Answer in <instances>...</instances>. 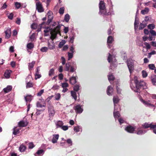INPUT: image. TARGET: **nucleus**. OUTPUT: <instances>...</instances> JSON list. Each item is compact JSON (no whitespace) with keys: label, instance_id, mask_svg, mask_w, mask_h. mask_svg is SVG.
<instances>
[{"label":"nucleus","instance_id":"1","mask_svg":"<svg viewBox=\"0 0 156 156\" xmlns=\"http://www.w3.org/2000/svg\"><path fill=\"white\" fill-rule=\"evenodd\" d=\"M60 25H58L54 28L53 29H51V36L50 37L51 39L53 40L56 37L57 34H59L61 35V33L60 31Z\"/></svg>","mask_w":156,"mask_h":156},{"label":"nucleus","instance_id":"2","mask_svg":"<svg viewBox=\"0 0 156 156\" xmlns=\"http://www.w3.org/2000/svg\"><path fill=\"white\" fill-rule=\"evenodd\" d=\"M134 83L135 84L136 87L137 89L136 92L140 93V90H143L145 88L146 84L143 81H139L137 79L134 80Z\"/></svg>","mask_w":156,"mask_h":156},{"label":"nucleus","instance_id":"3","mask_svg":"<svg viewBox=\"0 0 156 156\" xmlns=\"http://www.w3.org/2000/svg\"><path fill=\"white\" fill-rule=\"evenodd\" d=\"M99 13L106 16L110 15L111 12H107L106 9L105 3L103 1H101L99 4Z\"/></svg>","mask_w":156,"mask_h":156},{"label":"nucleus","instance_id":"4","mask_svg":"<svg viewBox=\"0 0 156 156\" xmlns=\"http://www.w3.org/2000/svg\"><path fill=\"white\" fill-rule=\"evenodd\" d=\"M73 65H71L70 62H67L66 64V70L69 71L71 73H73L75 71L76 68V65L73 64Z\"/></svg>","mask_w":156,"mask_h":156},{"label":"nucleus","instance_id":"5","mask_svg":"<svg viewBox=\"0 0 156 156\" xmlns=\"http://www.w3.org/2000/svg\"><path fill=\"white\" fill-rule=\"evenodd\" d=\"M127 65L129 71L131 73L134 69L133 61L131 59H128L127 61Z\"/></svg>","mask_w":156,"mask_h":156},{"label":"nucleus","instance_id":"6","mask_svg":"<svg viewBox=\"0 0 156 156\" xmlns=\"http://www.w3.org/2000/svg\"><path fill=\"white\" fill-rule=\"evenodd\" d=\"M74 109L77 114H80L83 111V109L80 104H78L74 106Z\"/></svg>","mask_w":156,"mask_h":156},{"label":"nucleus","instance_id":"7","mask_svg":"<svg viewBox=\"0 0 156 156\" xmlns=\"http://www.w3.org/2000/svg\"><path fill=\"white\" fill-rule=\"evenodd\" d=\"M36 9L39 12H44V9L42 7L41 3L40 2L36 3Z\"/></svg>","mask_w":156,"mask_h":156},{"label":"nucleus","instance_id":"8","mask_svg":"<svg viewBox=\"0 0 156 156\" xmlns=\"http://www.w3.org/2000/svg\"><path fill=\"white\" fill-rule=\"evenodd\" d=\"M125 129L129 133H133L135 131V128L130 125L127 126Z\"/></svg>","mask_w":156,"mask_h":156},{"label":"nucleus","instance_id":"9","mask_svg":"<svg viewBox=\"0 0 156 156\" xmlns=\"http://www.w3.org/2000/svg\"><path fill=\"white\" fill-rule=\"evenodd\" d=\"M152 124H149L148 123L145 122L142 125L144 129H147L148 128H150L151 129V128H156V125H153Z\"/></svg>","mask_w":156,"mask_h":156},{"label":"nucleus","instance_id":"10","mask_svg":"<svg viewBox=\"0 0 156 156\" xmlns=\"http://www.w3.org/2000/svg\"><path fill=\"white\" fill-rule=\"evenodd\" d=\"M114 41V37L111 36H109L107 38V43L108 45V46L109 48H111V45H110L111 44H112Z\"/></svg>","mask_w":156,"mask_h":156},{"label":"nucleus","instance_id":"11","mask_svg":"<svg viewBox=\"0 0 156 156\" xmlns=\"http://www.w3.org/2000/svg\"><path fill=\"white\" fill-rule=\"evenodd\" d=\"M28 122L27 121L22 120L18 123V126L19 127H25L28 125Z\"/></svg>","mask_w":156,"mask_h":156},{"label":"nucleus","instance_id":"12","mask_svg":"<svg viewBox=\"0 0 156 156\" xmlns=\"http://www.w3.org/2000/svg\"><path fill=\"white\" fill-rule=\"evenodd\" d=\"M113 91V89L112 87L111 86H108L107 89V93L108 95H112Z\"/></svg>","mask_w":156,"mask_h":156},{"label":"nucleus","instance_id":"13","mask_svg":"<svg viewBox=\"0 0 156 156\" xmlns=\"http://www.w3.org/2000/svg\"><path fill=\"white\" fill-rule=\"evenodd\" d=\"M39 67H37L36 68V71L35 74V79L40 78L41 77V74H39V71L40 70L39 69Z\"/></svg>","mask_w":156,"mask_h":156},{"label":"nucleus","instance_id":"14","mask_svg":"<svg viewBox=\"0 0 156 156\" xmlns=\"http://www.w3.org/2000/svg\"><path fill=\"white\" fill-rule=\"evenodd\" d=\"M5 38H9L11 35V29L10 28H8L5 31Z\"/></svg>","mask_w":156,"mask_h":156},{"label":"nucleus","instance_id":"15","mask_svg":"<svg viewBox=\"0 0 156 156\" xmlns=\"http://www.w3.org/2000/svg\"><path fill=\"white\" fill-rule=\"evenodd\" d=\"M53 138L52 140V142L53 143H57V141L58 140L59 135L58 134H55L53 135Z\"/></svg>","mask_w":156,"mask_h":156},{"label":"nucleus","instance_id":"16","mask_svg":"<svg viewBox=\"0 0 156 156\" xmlns=\"http://www.w3.org/2000/svg\"><path fill=\"white\" fill-rule=\"evenodd\" d=\"M35 63L36 62L35 61H33L29 63L28 67L29 70L31 71L32 70L35 64Z\"/></svg>","mask_w":156,"mask_h":156},{"label":"nucleus","instance_id":"17","mask_svg":"<svg viewBox=\"0 0 156 156\" xmlns=\"http://www.w3.org/2000/svg\"><path fill=\"white\" fill-rule=\"evenodd\" d=\"M12 87L11 86H8L6 87L3 89V90L5 93H7L12 90Z\"/></svg>","mask_w":156,"mask_h":156},{"label":"nucleus","instance_id":"18","mask_svg":"<svg viewBox=\"0 0 156 156\" xmlns=\"http://www.w3.org/2000/svg\"><path fill=\"white\" fill-rule=\"evenodd\" d=\"M120 99H119V97L118 96H114L113 98V102L114 105L115 106V104L119 103V102Z\"/></svg>","mask_w":156,"mask_h":156},{"label":"nucleus","instance_id":"19","mask_svg":"<svg viewBox=\"0 0 156 156\" xmlns=\"http://www.w3.org/2000/svg\"><path fill=\"white\" fill-rule=\"evenodd\" d=\"M12 73V71L11 70H7L6 71L4 74V76L5 77L9 78L10 76V74Z\"/></svg>","mask_w":156,"mask_h":156},{"label":"nucleus","instance_id":"20","mask_svg":"<svg viewBox=\"0 0 156 156\" xmlns=\"http://www.w3.org/2000/svg\"><path fill=\"white\" fill-rule=\"evenodd\" d=\"M144 132L145 131L139 128L137 129V131H136L135 133L137 135H141L144 133Z\"/></svg>","mask_w":156,"mask_h":156},{"label":"nucleus","instance_id":"21","mask_svg":"<svg viewBox=\"0 0 156 156\" xmlns=\"http://www.w3.org/2000/svg\"><path fill=\"white\" fill-rule=\"evenodd\" d=\"M20 129L17 128L16 127H15L13 129V134L15 135L18 134L20 133Z\"/></svg>","mask_w":156,"mask_h":156},{"label":"nucleus","instance_id":"22","mask_svg":"<svg viewBox=\"0 0 156 156\" xmlns=\"http://www.w3.org/2000/svg\"><path fill=\"white\" fill-rule=\"evenodd\" d=\"M76 79L75 77H71L69 80V82L71 84L73 85L76 82Z\"/></svg>","mask_w":156,"mask_h":156},{"label":"nucleus","instance_id":"23","mask_svg":"<svg viewBox=\"0 0 156 156\" xmlns=\"http://www.w3.org/2000/svg\"><path fill=\"white\" fill-rule=\"evenodd\" d=\"M151 80L152 83L154 85H156V75H154L151 77Z\"/></svg>","mask_w":156,"mask_h":156},{"label":"nucleus","instance_id":"24","mask_svg":"<svg viewBox=\"0 0 156 156\" xmlns=\"http://www.w3.org/2000/svg\"><path fill=\"white\" fill-rule=\"evenodd\" d=\"M33 96L30 95H27L25 97V99L26 101L30 102Z\"/></svg>","mask_w":156,"mask_h":156},{"label":"nucleus","instance_id":"25","mask_svg":"<svg viewBox=\"0 0 156 156\" xmlns=\"http://www.w3.org/2000/svg\"><path fill=\"white\" fill-rule=\"evenodd\" d=\"M36 105L37 107L42 108L43 107H45L46 105L45 103H44L42 105L40 102L38 101Z\"/></svg>","mask_w":156,"mask_h":156},{"label":"nucleus","instance_id":"26","mask_svg":"<svg viewBox=\"0 0 156 156\" xmlns=\"http://www.w3.org/2000/svg\"><path fill=\"white\" fill-rule=\"evenodd\" d=\"M71 94L72 96L76 101L77 99L76 94V92L72 90L71 91Z\"/></svg>","mask_w":156,"mask_h":156},{"label":"nucleus","instance_id":"27","mask_svg":"<svg viewBox=\"0 0 156 156\" xmlns=\"http://www.w3.org/2000/svg\"><path fill=\"white\" fill-rule=\"evenodd\" d=\"M149 11V9L148 8H145L144 9L142 10L141 13L143 14H147Z\"/></svg>","mask_w":156,"mask_h":156},{"label":"nucleus","instance_id":"28","mask_svg":"<svg viewBox=\"0 0 156 156\" xmlns=\"http://www.w3.org/2000/svg\"><path fill=\"white\" fill-rule=\"evenodd\" d=\"M63 124V122L61 121H58L57 122L56 125L57 127H61Z\"/></svg>","mask_w":156,"mask_h":156},{"label":"nucleus","instance_id":"29","mask_svg":"<svg viewBox=\"0 0 156 156\" xmlns=\"http://www.w3.org/2000/svg\"><path fill=\"white\" fill-rule=\"evenodd\" d=\"M66 43V41L65 40H62L59 43L58 45V47L59 48H61Z\"/></svg>","mask_w":156,"mask_h":156},{"label":"nucleus","instance_id":"30","mask_svg":"<svg viewBox=\"0 0 156 156\" xmlns=\"http://www.w3.org/2000/svg\"><path fill=\"white\" fill-rule=\"evenodd\" d=\"M48 45L49 49L51 50L55 48V45L54 43L51 44L49 42H48Z\"/></svg>","mask_w":156,"mask_h":156},{"label":"nucleus","instance_id":"31","mask_svg":"<svg viewBox=\"0 0 156 156\" xmlns=\"http://www.w3.org/2000/svg\"><path fill=\"white\" fill-rule=\"evenodd\" d=\"M108 78L109 81H113L115 80V77L112 74L108 75Z\"/></svg>","mask_w":156,"mask_h":156},{"label":"nucleus","instance_id":"32","mask_svg":"<svg viewBox=\"0 0 156 156\" xmlns=\"http://www.w3.org/2000/svg\"><path fill=\"white\" fill-rule=\"evenodd\" d=\"M26 148V147L25 146L21 145L19 147V150L20 152H23L25 151Z\"/></svg>","mask_w":156,"mask_h":156},{"label":"nucleus","instance_id":"33","mask_svg":"<svg viewBox=\"0 0 156 156\" xmlns=\"http://www.w3.org/2000/svg\"><path fill=\"white\" fill-rule=\"evenodd\" d=\"M113 115L115 118H118L119 117L120 114L119 111H116V112H114Z\"/></svg>","mask_w":156,"mask_h":156},{"label":"nucleus","instance_id":"34","mask_svg":"<svg viewBox=\"0 0 156 156\" xmlns=\"http://www.w3.org/2000/svg\"><path fill=\"white\" fill-rule=\"evenodd\" d=\"M80 86L79 85L76 84L73 87L74 91L76 92L78 91L79 90Z\"/></svg>","mask_w":156,"mask_h":156},{"label":"nucleus","instance_id":"35","mask_svg":"<svg viewBox=\"0 0 156 156\" xmlns=\"http://www.w3.org/2000/svg\"><path fill=\"white\" fill-rule=\"evenodd\" d=\"M27 47L29 49H31L34 47V45L33 44L31 43H30L27 44Z\"/></svg>","mask_w":156,"mask_h":156},{"label":"nucleus","instance_id":"36","mask_svg":"<svg viewBox=\"0 0 156 156\" xmlns=\"http://www.w3.org/2000/svg\"><path fill=\"white\" fill-rule=\"evenodd\" d=\"M69 15L68 14H66L65 16L64 20L66 22H69Z\"/></svg>","mask_w":156,"mask_h":156},{"label":"nucleus","instance_id":"37","mask_svg":"<svg viewBox=\"0 0 156 156\" xmlns=\"http://www.w3.org/2000/svg\"><path fill=\"white\" fill-rule=\"evenodd\" d=\"M155 25L153 23L149 24L148 26V28L151 30H153L155 28Z\"/></svg>","mask_w":156,"mask_h":156},{"label":"nucleus","instance_id":"38","mask_svg":"<svg viewBox=\"0 0 156 156\" xmlns=\"http://www.w3.org/2000/svg\"><path fill=\"white\" fill-rule=\"evenodd\" d=\"M33 83L32 82H28L27 83L26 85V87L27 88H29L30 87H32L33 86Z\"/></svg>","mask_w":156,"mask_h":156},{"label":"nucleus","instance_id":"39","mask_svg":"<svg viewBox=\"0 0 156 156\" xmlns=\"http://www.w3.org/2000/svg\"><path fill=\"white\" fill-rule=\"evenodd\" d=\"M49 114L53 116L55 114V112L54 108L48 110Z\"/></svg>","mask_w":156,"mask_h":156},{"label":"nucleus","instance_id":"40","mask_svg":"<svg viewBox=\"0 0 156 156\" xmlns=\"http://www.w3.org/2000/svg\"><path fill=\"white\" fill-rule=\"evenodd\" d=\"M15 5L16 7V8L17 9H18L20 7L21 4V3L20 2H16L15 3Z\"/></svg>","mask_w":156,"mask_h":156},{"label":"nucleus","instance_id":"41","mask_svg":"<svg viewBox=\"0 0 156 156\" xmlns=\"http://www.w3.org/2000/svg\"><path fill=\"white\" fill-rule=\"evenodd\" d=\"M53 18V17L48 16V20L47 22V25H49L50 23L52 21V19Z\"/></svg>","mask_w":156,"mask_h":156},{"label":"nucleus","instance_id":"42","mask_svg":"<svg viewBox=\"0 0 156 156\" xmlns=\"http://www.w3.org/2000/svg\"><path fill=\"white\" fill-rule=\"evenodd\" d=\"M44 153V150L42 149H41L39 150H38L36 152V154H37L41 155L43 154Z\"/></svg>","mask_w":156,"mask_h":156},{"label":"nucleus","instance_id":"43","mask_svg":"<svg viewBox=\"0 0 156 156\" xmlns=\"http://www.w3.org/2000/svg\"><path fill=\"white\" fill-rule=\"evenodd\" d=\"M141 101L143 103V104H144V105H147V106H149L150 105H151L150 103H148L147 101H145L143 99H142L141 100Z\"/></svg>","mask_w":156,"mask_h":156},{"label":"nucleus","instance_id":"44","mask_svg":"<svg viewBox=\"0 0 156 156\" xmlns=\"http://www.w3.org/2000/svg\"><path fill=\"white\" fill-rule=\"evenodd\" d=\"M108 54L107 60L109 62H110L112 60V55L110 53H109Z\"/></svg>","mask_w":156,"mask_h":156},{"label":"nucleus","instance_id":"45","mask_svg":"<svg viewBox=\"0 0 156 156\" xmlns=\"http://www.w3.org/2000/svg\"><path fill=\"white\" fill-rule=\"evenodd\" d=\"M48 102V105H47V107L48 108V110H49L50 109H51L54 108L53 106H52V105L51 104V102Z\"/></svg>","mask_w":156,"mask_h":156},{"label":"nucleus","instance_id":"46","mask_svg":"<svg viewBox=\"0 0 156 156\" xmlns=\"http://www.w3.org/2000/svg\"><path fill=\"white\" fill-rule=\"evenodd\" d=\"M64 7L60 8L59 9V12L61 15H62L64 13Z\"/></svg>","mask_w":156,"mask_h":156},{"label":"nucleus","instance_id":"47","mask_svg":"<svg viewBox=\"0 0 156 156\" xmlns=\"http://www.w3.org/2000/svg\"><path fill=\"white\" fill-rule=\"evenodd\" d=\"M149 68L151 69L154 70L155 68V66L154 64H150L148 66Z\"/></svg>","mask_w":156,"mask_h":156},{"label":"nucleus","instance_id":"48","mask_svg":"<svg viewBox=\"0 0 156 156\" xmlns=\"http://www.w3.org/2000/svg\"><path fill=\"white\" fill-rule=\"evenodd\" d=\"M54 72V69L52 68L49 71V76H51Z\"/></svg>","mask_w":156,"mask_h":156},{"label":"nucleus","instance_id":"49","mask_svg":"<svg viewBox=\"0 0 156 156\" xmlns=\"http://www.w3.org/2000/svg\"><path fill=\"white\" fill-rule=\"evenodd\" d=\"M142 73L143 77L145 78L147 76V74L146 71L144 70H143L142 71Z\"/></svg>","mask_w":156,"mask_h":156},{"label":"nucleus","instance_id":"50","mask_svg":"<svg viewBox=\"0 0 156 156\" xmlns=\"http://www.w3.org/2000/svg\"><path fill=\"white\" fill-rule=\"evenodd\" d=\"M144 45L145 46L147 50H148L150 49L151 47L148 43L145 42L144 43Z\"/></svg>","mask_w":156,"mask_h":156},{"label":"nucleus","instance_id":"51","mask_svg":"<svg viewBox=\"0 0 156 156\" xmlns=\"http://www.w3.org/2000/svg\"><path fill=\"white\" fill-rule=\"evenodd\" d=\"M146 26V24H144L141 23L140 25L139 29L142 30L144 29Z\"/></svg>","mask_w":156,"mask_h":156},{"label":"nucleus","instance_id":"52","mask_svg":"<svg viewBox=\"0 0 156 156\" xmlns=\"http://www.w3.org/2000/svg\"><path fill=\"white\" fill-rule=\"evenodd\" d=\"M61 97V95L59 93H57L56 94L55 96V99L56 100H59Z\"/></svg>","mask_w":156,"mask_h":156},{"label":"nucleus","instance_id":"53","mask_svg":"<svg viewBox=\"0 0 156 156\" xmlns=\"http://www.w3.org/2000/svg\"><path fill=\"white\" fill-rule=\"evenodd\" d=\"M150 33L152 36H156V32L153 30H150L149 31Z\"/></svg>","mask_w":156,"mask_h":156},{"label":"nucleus","instance_id":"54","mask_svg":"<svg viewBox=\"0 0 156 156\" xmlns=\"http://www.w3.org/2000/svg\"><path fill=\"white\" fill-rule=\"evenodd\" d=\"M48 50V48L46 47H43L41 49V51L42 52H46Z\"/></svg>","mask_w":156,"mask_h":156},{"label":"nucleus","instance_id":"55","mask_svg":"<svg viewBox=\"0 0 156 156\" xmlns=\"http://www.w3.org/2000/svg\"><path fill=\"white\" fill-rule=\"evenodd\" d=\"M29 149H31L34 147L35 146V145L33 144V142H30L29 144Z\"/></svg>","mask_w":156,"mask_h":156},{"label":"nucleus","instance_id":"56","mask_svg":"<svg viewBox=\"0 0 156 156\" xmlns=\"http://www.w3.org/2000/svg\"><path fill=\"white\" fill-rule=\"evenodd\" d=\"M116 88L117 93L119 94L120 93L121 90L120 89V88L119 87V86L117 84H116Z\"/></svg>","mask_w":156,"mask_h":156},{"label":"nucleus","instance_id":"57","mask_svg":"<svg viewBox=\"0 0 156 156\" xmlns=\"http://www.w3.org/2000/svg\"><path fill=\"white\" fill-rule=\"evenodd\" d=\"M62 87L63 88H66L68 87V84L66 83H62Z\"/></svg>","mask_w":156,"mask_h":156},{"label":"nucleus","instance_id":"58","mask_svg":"<svg viewBox=\"0 0 156 156\" xmlns=\"http://www.w3.org/2000/svg\"><path fill=\"white\" fill-rule=\"evenodd\" d=\"M44 92V90H41L39 92H38L37 95V96H40L41 95L43 94Z\"/></svg>","mask_w":156,"mask_h":156},{"label":"nucleus","instance_id":"59","mask_svg":"<svg viewBox=\"0 0 156 156\" xmlns=\"http://www.w3.org/2000/svg\"><path fill=\"white\" fill-rule=\"evenodd\" d=\"M74 130L76 132H79L80 131L79 127L78 126H76L74 127Z\"/></svg>","mask_w":156,"mask_h":156},{"label":"nucleus","instance_id":"60","mask_svg":"<svg viewBox=\"0 0 156 156\" xmlns=\"http://www.w3.org/2000/svg\"><path fill=\"white\" fill-rule=\"evenodd\" d=\"M73 53H68L69 60L70 59L72 58L73 57Z\"/></svg>","mask_w":156,"mask_h":156},{"label":"nucleus","instance_id":"61","mask_svg":"<svg viewBox=\"0 0 156 156\" xmlns=\"http://www.w3.org/2000/svg\"><path fill=\"white\" fill-rule=\"evenodd\" d=\"M13 14L12 13H10L8 16V18L10 20H12L13 18Z\"/></svg>","mask_w":156,"mask_h":156},{"label":"nucleus","instance_id":"62","mask_svg":"<svg viewBox=\"0 0 156 156\" xmlns=\"http://www.w3.org/2000/svg\"><path fill=\"white\" fill-rule=\"evenodd\" d=\"M61 128L64 130L66 131L67 130L68 127V126H63Z\"/></svg>","mask_w":156,"mask_h":156},{"label":"nucleus","instance_id":"63","mask_svg":"<svg viewBox=\"0 0 156 156\" xmlns=\"http://www.w3.org/2000/svg\"><path fill=\"white\" fill-rule=\"evenodd\" d=\"M113 30V29H112L111 28H109L108 30V32H107V33H108V35H110L111 34H112V31Z\"/></svg>","mask_w":156,"mask_h":156},{"label":"nucleus","instance_id":"64","mask_svg":"<svg viewBox=\"0 0 156 156\" xmlns=\"http://www.w3.org/2000/svg\"><path fill=\"white\" fill-rule=\"evenodd\" d=\"M74 49V45H73L71 46L70 48V51L72 52V53H73L75 51Z\"/></svg>","mask_w":156,"mask_h":156}]
</instances>
